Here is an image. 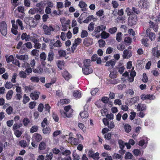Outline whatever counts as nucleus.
I'll use <instances>...</instances> for the list:
<instances>
[{
  "label": "nucleus",
  "mask_w": 160,
  "mask_h": 160,
  "mask_svg": "<svg viewBox=\"0 0 160 160\" xmlns=\"http://www.w3.org/2000/svg\"><path fill=\"white\" fill-rule=\"evenodd\" d=\"M54 40L52 39L49 44L50 49H55L56 48H59L62 46V43L59 40H57L56 42H54Z\"/></svg>",
  "instance_id": "obj_1"
},
{
  "label": "nucleus",
  "mask_w": 160,
  "mask_h": 160,
  "mask_svg": "<svg viewBox=\"0 0 160 160\" xmlns=\"http://www.w3.org/2000/svg\"><path fill=\"white\" fill-rule=\"evenodd\" d=\"M24 22L32 28H35L37 25V23L35 22L34 18L31 17H27L24 18Z\"/></svg>",
  "instance_id": "obj_2"
},
{
  "label": "nucleus",
  "mask_w": 160,
  "mask_h": 160,
  "mask_svg": "<svg viewBox=\"0 0 160 160\" xmlns=\"http://www.w3.org/2000/svg\"><path fill=\"white\" fill-rule=\"evenodd\" d=\"M0 31L2 34L5 36L7 34V25L6 22L2 21L0 22Z\"/></svg>",
  "instance_id": "obj_3"
},
{
  "label": "nucleus",
  "mask_w": 160,
  "mask_h": 160,
  "mask_svg": "<svg viewBox=\"0 0 160 160\" xmlns=\"http://www.w3.org/2000/svg\"><path fill=\"white\" fill-rule=\"evenodd\" d=\"M42 28L43 29L44 34L48 35H50L51 34V32L54 30V29L52 26L48 27L46 25L43 26Z\"/></svg>",
  "instance_id": "obj_4"
},
{
  "label": "nucleus",
  "mask_w": 160,
  "mask_h": 160,
  "mask_svg": "<svg viewBox=\"0 0 160 160\" xmlns=\"http://www.w3.org/2000/svg\"><path fill=\"white\" fill-rule=\"evenodd\" d=\"M64 109L65 112H64V113L66 116L68 118L71 117L72 112V109L71 108V106L68 105L65 107L64 108Z\"/></svg>",
  "instance_id": "obj_5"
},
{
  "label": "nucleus",
  "mask_w": 160,
  "mask_h": 160,
  "mask_svg": "<svg viewBox=\"0 0 160 160\" xmlns=\"http://www.w3.org/2000/svg\"><path fill=\"white\" fill-rule=\"evenodd\" d=\"M138 6L141 8H148L149 6V3L147 0H141L139 2Z\"/></svg>",
  "instance_id": "obj_6"
},
{
  "label": "nucleus",
  "mask_w": 160,
  "mask_h": 160,
  "mask_svg": "<svg viewBox=\"0 0 160 160\" xmlns=\"http://www.w3.org/2000/svg\"><path fill=\"white\" fill-rule=\"evenodd\" d=\"M149 27L152 28L155 32H157L158 29V24L156 22H153L150 21L149 22Z\"/></svg>",
  "instance_id": "obj_7"
},
{
  "label": "nucleus",
  "mask_w": 160,
  "mask_h": 160,
  "mask_svg": "<svg viewBox=\"0 0 160 160\" xmlns=\"http://www.w3.org/2000/svg\"><path fill=\"white\" fill-rule=\"evenodd\" d=\"M40 92L39 91H35L31 93L30 95V98L34 100H37L39 97Z\"/></svg>",
  "instance_id": "obj_8"
},
{
  "label": "nucleus",
  "mask_w": 160,
  "mask_h": 160,
  "mask_svg": "<svg viewBox=\"0 0 160 160\" xmlns=\"http://www.w3.org/2000/svg\"><path fill=\"white\" fill-rule=\"evenodd\" d=\"M137 21V19L136 17H130L128 19V24L129 25L132 26L136 24Z\"/></svg>",
  "instance_id": "obj_9"
},
{
  "label": "nucleus",
  "mask_w": 160,
  "mask_h": 160,
  "mask_svg": "<svg viewBox=\"0 0 160 160\" xmlns=\"http://www.w3.org/2000/svg\"><path fill=\"white\" fill-rule=\"evenodd\" d=\"M106 27L103 25H101L100 26H98L95 28L94 32L96 34L99 33L101 31H103L106 29Z\"/></svg>",
  "instance_id": "obj_10"
},
{
  "label": "nucleus",
  "mask_w": 160,
  "mask_h": 160,
  "mask_svg": "<svg viewBox=\"0 0 160 160\" xmlns=\"http://www.w3.org/2000/svg\"><path fill=\"white\" fill-rule=\"evenodd\" d=\"M132 55V52L131 51L128 50L127 49L124 50L123 51L122 57L123 58H130Z\"/></svg>",
  "instance_id": "obj_11"
},
{
  "label": "nucleus",
  "mask_w": 160,
  "mask_h": 160,
  "mask_svg": "<svg viewBox=\"0 0 160 160\" xmlns=\"http://www.w3.org/2000/svg\"><path fill=\"white\" fill-rule=\"evenodd\" d=\"M32 139L36 142H39L42 140V137L38 133H35L32 136Z\"/></svg>",
  "instance_id": "obj_12"
},
{
  "label": "nucleus",
  "mask_w": 160,
  "mask_h": 160,
  "mask_svg": "<svg viewBox=\"0 0 160 160\" xmlns=\"http://www.w3.org/2000/svg\"><path fill=\"white\" fill-rule=\"evenodd\" d=\"M148 138H147L146 139L141 140L138 142V145L141 147H143V148H145L147 147Z\"/></svg>",
  "instance_id": "obj_13"
},
{
  "label": "nucleus",
  "mask_w": 160,
  "mask_h": 160,
  "mask_svg": "<svg viewBox=\"0 0 160 160\" xmlns=\"http://www.w3.org/2000/svg\"><path fill=\"white\" fill-rule=\"evenodd\" d=\"M16 57L18 59L23 60V62L25 61H27L28 59V55L26 54L21 55L17 54Z\"/></svg>",
  "instance_id": "obj_14"
},
{
  "label": "nucleus",
  "mask_w": 160,
  "mask_h": 160,
  "mask_svg": "<svg viewBox=\"0 0 160 160\" xmlns=\"http://www.w3.org/2000/svg\"><path fill=\"white\" fill-rule=\"evenodd\" d=\"M26 47L28 49H31L32 48V45L31 42H27L23 44L21 47V48L23 50H26Z\"/></svg>",
  "instance_id": "obj_15"
},
{
  "label": "nucleus",
  "mask_w": 160,
  "mask_h": 160,
  "mask_svg": "<svg viewBox=\"0 0 160 160\" xmlns=\"http://www.w3.org/2000/svg\"><path fill=\"white\" fill-rule=\"evenodd\" d=\"M92 42V39L90 38H86L84 40L83 43L86 46H88L91 45Z\"/></svg>",
  "instance_id": "obj_16"
},
{
  "label": "nucleus",
  "mask_w": 160,
  "mask_h": 160,
  "mask_svg": "<svg viewBox=\"0 0 160 160\" xmlns=\"http://www.w3.org/2000/svg\"><path fill=\"white\" fill-rule=\"evenodd\" d=\"M152 53L154 57L158 58L160 56V51L158 50V48L155 47L152 49Z\"/></svg>",
  "instance_id": "obj_17"
},
{
  "label": "nucleus",
  "mask_w": 160,
  "mask_h": 160,
  "mask_svg": "<svg viewBox=\"0 0 160 160\" xmlns=\"http://www.w3.org/2000/svg\"><path fill=\"white\" fill-rule=\"evenodd\" d=\"M83 73L86 75H88L92 72V70L91 68L85 67L82 68Z\"/></svg>",
  "instance_id": "obj_18"
},
{
  "label": "nucleus",
  "mask_w": 160,
  "mask_h": 160,
  "mask_svg": "<svg viewBox=\"0 0 160 160\" xmlns=\"http://www.w3.org/2000/svg\"><path fill=\"white\" fill-rule=\"evenodd\" d=\"M141 98L142 99H149L150 100H153L155 98V97L152 95L147 94L146 95H142L141 96Z\"/></svg>",
  "instance_id": "obj_19"
},
{
  "label": "nucleus",
  "mask_w": 160,
  "mask_h": 160,
  "mask_svg": "<svg viewBox=\"0 0 160 160\" xmlns=\"http://www.w3.org/2000/svg\"><path fill=\"white\" fill-rule=\"evenodd\" d=\"M63 77L66 80H68L71 77V75L67 71H64L62 73Z\"/></svg>",
  "instance_id": "obj_20"
},
{
  "label": "nucleus",
  "mask_w": 160,
  "mask_h": 160,
  "mask_svg": "<svg viewBox=\"0 0 160 160\" xmlns=\"http://www.w3.org/2000/svg\"><path fill=\"white\" fill-rule=\"evenodd\" d=\"M46 58L47 55L44 52H43L40 54V58L42 60V63L43 65H44L45 64V62L44 61L46 59Z\"/></svg>",
  "instance_id": "obj_21"
},
{
  "label": "nucleus",
  "mask_w": 160,
  "mask_h": 160,
  "mask_svg": "<svg viewBox=\"0 0 160 160\" xmlns=\"http://www.w3.org/2000/svg\"><path fill=\"white\" fill-rule=\"evenodd\" d=\"M147 107L145 104H142L141 103L138 104L137 108L139 110L142 111L146 110Z\"/></svg>",
  "instance_id": "obj_22"
},
{
  "label": "nucleus",
  "mask_w": 160,
  "mask_h": 160,
  "mask_svg": "<svg viewBox=\"0 0 160 160\" xmlns=\"http://www.w3.org/2000/svg\"><path fill=\"white\" fill-rule=\"evenodd\" d=\"M54 53L52 50H50L48 53L47 59L48 61L51 62L53 59Z\"/></svg>",
  "instance_id": "obj_23"
},
{
  "label": "nucleus",
  "mask_w": 160,
  "mask_h": 160,
  "mask_svg": "<svg viewBox=\"0 0 160 160\" xmlns=\"http://www.w3.org/2000/svg\"><path fill=\"white\" fill-rule=\"evenodd\" d=\"M116 62V61L114 59L110 60L106 62L105 66L108 67L111 66L113 67L114 66Z\"/></svg>",
  "instance_id": "obj_24"
},
{
  "label": "nucleus",
  "mask_w": 160,
  "mask_h": 160,
  "mask_svg": "<svg viewBox=\"0 0 160 160\" xmlns=\"http://www.w3.org/2000/svg\"><path fill=\"white\" fill-rule=\"evenodd\" d=\"M79 115L82 118H86L88 116V113L87 111L81 112Z\"/></svg>",
  "instance_id": "obj_25"
},
{
  "label": "nucleus",
  "mask_w": 160,
  "mask_h": 160,
  "mask_svg": "<svg viewBox=\"0 0 160 160\" xmlns=\"http://www.w3.org/2000/svg\"><path fill=\"white\" fill-rule=\"evenodd\" d=\"M46 148V143L43 141L41 142L39 145V149L42 150L45 149Z\"/></svg>",
  "instance_id": "obj_26"
},
{
  "label": "nucleus",
  "mask_w": 160,
  "mask_h": 160,
  "mask_svg": "<svg viewBox=\"0 0 160 160\" xmlns=\"http://www.w3.org/2000/svg\"><path fill=\"white\" fill-rule=\"evenodd\" d=\"M13 92L12 90H9L6 95V98L7 100L10 99L12 97Z\"/></svg>",
  "instance_id": "obj_27"
},
{
  "label": "nucleus",
  "mask_w": 160,
  "mask_h": 160,
  "mask_svg": "<svg viewBox=\"0 0 160 160\" xmlns=\"http://www.w3.org/2000/svg\"><path fill=\"white\" fill-rule=\"evenodd\" d=\"M101 33V36L102 38L106 39L109 36V33L106 32L104 31Z\"/></svg>",
  "instance_id": "obj_28"
},
{
  "label": "nucleus",
  "mask_w": 160,
  "mask_h": 160,
  "mask_svg": "<svg viewBox=\"0 0 160 160\" xmlns=\"http://www.w3.org/2000/svg\"><path fill=\"white\" fill-rule=\"evenodd\" d=\"M72 155L73 160H79L80 158L79 156L77 153L75 151L73 152Z\"/></svg>",
  "instance_id": "obj_29"
},
{
  "label": "nucleus",
  "mask_w": 160,
  "mask_h": 160,
  "mask_svg": "<svg viewBox=\"0 0 160 160\" xmlns=\"http://www.w3.org/2000/svg\"><path fill=\"white\" fill-rule=\"evenodd\" d=\"M24 126H27L30 122V120L27 118H24L22 120Z\"/></svg>",
  "instance_id": "obj_30"
},
{
  "label": "nucleus",
  "mask_w": 160,
  "mask_h": 160,
  "mask_svg": "<svg viewBox=\"0 0 160 160\" xmlns=\"http://www.w3.org/2000/svg\"><path fill=\"white\" fill-rule=\"evenodd\" d=\"M133 157L132 155L129 152H127L126 153L125 158L126 159H132Z\"/></svg>",
  "instance_id": "obj_31"
},
{
  "label": "nucleus",
  "mask_w": 160,
  "mask_h": 160,
  "mask_svg": "<svg viewBox=\"0 0 160 160\" xmlns=\"http://www.w3.org/2000/svg\"><path fill=\"white\" fill-rule=\"evenodd\" d=\"M33 89V86H25L24 87V89L25 92H30L31 90H32Z\"/></svg>",
  "instance_id": "obj_32"
},
{
  "label": "nucleus",
  "mask_w": 160,
  "mask_h": 160,
  "mask_svg": "<svg viewBox=\"0 0 160 160\" xmlns=\"http://www.w3.org/2000/svg\"><path fill=\"white\" fill-rule=\"evenodd\" d=\"M38 127L36 125L32 126L30 129V132L31 133H33L38 131Z\"/></svg>",
  "instance_id": "obj_33"
},
{
  "label": "nucleus",
  "mask_w": 160,
  "mask_h": 160,
  "mask_svg": "<svg viewBox=\"0 0 160 160\" xmlns=\"http://www.w3.org/2000/svg\"><path fill=\"white\" fill-rule=\"evenodd\" d=\"M124 129L125 131L127 132L128 133L130 132L131 130V127L130 125L127 124L124 125Z\"/></svg>",
  "instance_id": "obj_34"
},
{
  "label": "nucleus",
  "mask_w": 160,
  "mask_h": 160,
  "mask_svg": "<svg viewBox=\"0 0 160 160\" xmlns=\"http://www.w3.org/2000/svg\"><path fill=\"white\" fill-rule=\"evenodd\" d=\"M30 100L29 97L24 94L23 96V102L24 104H26Z\"/></svg>",
  "instance_id": "obj_35"
},
{
  "label": "nucleus",
  "mask_w": 160,
  "mask_h": 160,
  "mask_svg": "<svg viewBox=\"0 0 160 160\" xmlns=\"http://www.w3.org/2000/svg\"><path fill=\"white\" fill-rule=\"evenodd\" d=\"M64 64V62L63 61H59L58 63V66L59 68L62 69L63 68Z\"/></svg>",
  "instance_id": "obj_36"
},
{
  "label": "nucleus",
  "mask_w": 160,
  "mask_h": 160,
  "mask_svg": "<svg viewBox=\"0 0 160 160\" xmlns=\"http://www.w3.org/2000/svg\"><path fill=\"white\" fill-rule=\"evenodd\" d=\"M148 41V39L147 38H143L141 40L142 44L145 47H148V44L147 42Z\"/></svg>",
  "instance_id": "obj_37"
},
{
  "label": "nucleus",
  "mask_w": 160,
  "mask_h": 160,
  "mask_svg": "<svg viewBox=\"0 0 160 160\" xmlns=\"http://www.w3.org/2000/svg\"><path fill=\"white\" fill-rule=\"evenodd\" d=\"M88 35L87 31L86 30H82L81 33V37L82 38H84L87 37Z\"/></svg>",
  "instance_id": "obj_38"
},
{
  "label": "nucleus",
  "mask_w": 160,
  "mask_h": 160,
  "mask_svg": "<svg viewBox=\"0 0 160 160\" xmlns=\"http://www.w3.org/2000/svg\"><path fill=\"white\" fill-rule=\"evenodd\" d=\"M73 95L76 98H79L81 96V93L78 91H76L73 92Z\"/></svg>",
  "instance_id": "obj_39"
},
{
  "label": "nucleus",
  "mask_w": 160,
  "mask_h": 160,
  "mask_svg": "<svg viewBox=\"0 0 160 160\" xmlns=\"http://www.w3.org/2000/svg\"><path fill=\"white\" fill-rule=\"evenodd\" d=\"M117 30V28L116 27H112L110 28L108 30V32L111 34L115 33Z\"/></svg>",
  "instance_id": "obj_40"
},
{
  "label": "nucleus",
  "mask_w": 160,
  "mask_h": 160,
  "mask_svg": "<svg viewBox=\"0 0 160 160\" xmlns=\"http://www.w3.org/2000/svg\"><path fill=\"white\" fill-rule=\"evenodd\" d=\"M18 75L20 77L23 78H25L27 77L26 74L23 71H20Z\"/></svg>",
  "instance_id": "obj_41"
},
{
  "label": "nucleus",
  "mask_w": 160,
  "mask_h": 160,
  "mask_svg": "<svg viewBox=\"0 0 160 160\" xmlns=\"http://www.w3.org/2000/svg\"><path fill=\"white\" fill-rule=\"evenodd\" d=\"M30 80L32 82H38L40 80L39 78L37 77H31Z\"/></svg>",
  "instance_id": "obj_42"
},
{
  "label": "nucleus",
  "mask_w": 160,
  "mask_h": 160,
  "mask_svg": "<svg viewBox=\"0 0 160 160\" xmlns=\"http://www.w3.org/2000/svg\"><path fill=\"white\" fill-rule=\"evenodd\" d=\"M19 144L22 147L24 148L27 146V143L26 141L24 140H22L19 141Z\"/></svg>",
  "instance_id": "obj_43"
},
{
  "label": "nucleus",
  "mask_w": 160,
  "mask_h": 160,
  "mask_svg": "<svg viewBox=\"0 0 160 160\" xmlns=\"http://www.w3.org/2000/svg\"><path fill=\"white\" fill-rule=\"evenodd\" d=\"M98 42L99 43V46L101 48L103 47L105 45V42L102 39L99 40Z\"/></svg>",
  "instance_id": "obj_44"
},
{
  "label": "nucleus",
  "mask_w": 160,
  "mask_h": 160,
  "mask_svg": "<svg viewBox=\"0 0 160 160\" xmlns=\"http://www.w3.org/2000/svg\"><path fill=\"white\" fill-rule=\"evenodd\" d=\"M122 34L121 32H118L117 34L116 40L118 42H120L121 40Z\"/></svg>",
  "instance_id": "obj_45"
},
{
  "label": "nucleus",
  "mask_w": 160,
  "mask_h": 160,
  "mask_svg": "<svg viewBox=\"0 0 160 160\" xmlns=\"http://www.w3.org/2000/svg\"><path fill=\"white\" fill-rule=\"evenodd\" d=\"M13 57L12 55H10L8 58L6 57V60L8 63H9L10 62H13Z\"/></svg>",
  "instance_id": "obj_46"
},
{
  "label": "nucleus",
  "mask_w": 160,
  "mask_h": 160,
  "mask_svg": "<svg viewBox=\"0 0 160 160\" xmlns=\"http://www.w3.org/2000/svg\"><path fill=\"white\" fill-rule=\"evenodd\" d=\"M51 131L50 128L48 127L44 128L42 129L43 132L44 134H48L50 133Z\"/></svg>",
  "instance_id": "obj_47"
},
{
  "label": "nucleus",
  "mask_w": 160,
  "mask_h": 160,
  "mask_svg": "<svg viewBox=\"0 0 160 160\" xmlns=\"http://www.w3.org/2000/svg\"><path fill=\"white\" fill-rule=\"evenodd\" d=\"M99 153L98 152L95 153H94L91 157L94 160H98L99 158Z\"/></svg>",
  "instance_id": "obj_48"
},
{
  "label": "nucleus",
  "mask_w": 160,
  "mask_h": 160,
  "mask_svg": "<svg viewBox=\"0 0 160 160\" xmlns=\"http://www.w3.org/2000/svg\"><path fill=\"white\" fill-rule=\"evenodd\" d=\"M58 53L61 57H65L66 55L65 51L63 50H59L58 51Z\"/></svg>",
  "instance_id": "obj_49"
},
{
  "label": "nucleus",
  "mask_w": 160,
  "mask_h": 160,
  "mask_svg": "<svg viewBox=\"0 0 160 160\" xmlns=\"http://www.w3.org/2000/svg\"><path fill=\"white\" fill-rule=\"evenodd\" d=\"M119 147L121 149H123L124 147L125 143L122 140H119L118 141Z\"/></svg>",
  "instance_id": "obj_50"
},
{
  "label": "nucleus",
  "mask_w": 160,
  "mask_h": 160,
  "mask_svg": "<svg viewBox=\"0 0 160 160\" xmlns=\"http://www.w3.org/2000/svg\"><path fill=\"white\" fill-rule=\"evenodd\" d=\"M16 22L17 23L18 25L20 26L21 28V30H23L24 29V27L22 25V23L21 20L20 19H18Z\"/></svg>",
  "instance_id": "obj_51"
},
{
  "label": "nucleus",
  "mask_w": 160,
  "mask_h": 160,
  "mask_svg": "<svg viewBox=\"0 0 160 160\" xmlns=\"http://www.w3.org/2000/svg\"><path fill=\"white\" fill-rule=\"evenodd\" d=\"M12 83L10 82H7L5 84V87L7 89H10L12 87Z\"/></svg>",
  "instance_id": "obj_52"
},
{
  "label": "nucleus",
  "mask_w": 160,
  "mask_h": 160,
  "mask_svg": "<svg viewBox=\"0 0 160 160\" xmlns=\"http://www.w3.org/2000/svg\"><path fill=\"white\" fill-rule=\"evenodd\" d=\"M151 41H154L155 39V35L154 33L151 32L148 35Z\"/></svg>",
  "instance_id": "obj_53"
},
{
  "label": "nucleus",
  "mask_w": 160,
  "mask_h": 160,
  "mask_svg": "<svg viewBox=\"0 0 160 160\" xmlns=\"http://www.w3.org/2000/svg\"><path fill=\"white\" fill-rule=\"evenodd\" d=\"M78 5L81 8H86L87 6V4L83 1L79 2Z\"/></svg>",
  "instance_id": "obj_54"
},
{
  "label": "nucleus",
  "mask_w": 160,
  "mask_h": 160,
  "mask_svg": "<svg viewBox=\"0 0 160 160\" xmlns=\"http://www.w3.org/2000/svg\"><path fill=\"white\" fill-rule=\"evenodd\" d=\"M22 133L18 130H15L14 134L17 138H19L21 136Z\"/></svg>",
  "instance_id": "obj_55"
},
{
  "label": "nucleus",
  "mask_w": 160,
  "mask_h": 160,
  "mask_svg": "<svg viewBox=\"0 0 160 160\" xmlns=\"http://www.w3.org/2000/svg\"><path fill=\"white\" fill-rule=\"evenodd\" d=\"M46 160H51L53 157V154L52 152H50L46 155Z\"/></svg>",
  "instance_id": "obj_56"
},
{
  "label": "nucleus",
  "mask_w": 160,
  "mask_h": 160,
  "mask_svg": "<svg viewBox=\"0 0 160 160\" xmlns=\"http://www.w3.org/2000/svg\"><path fill=\"white\" fill-rule=\"evenodd\" d=\"M13 111V108L11 106H9L8 108L6 110V112L8 114H11L12 112Z\"/></svg>",
  "instance_id": "obj_57"
},
{
  "label": "nucleus",
  "mask_w": 160,
  "mask_h": 160,
  "mask_svg": "<svg viewBox=\"0 0 160 160\" xmlns=\"http://www.w3.org/2000/svg\"><path fill=\"white\" fill-rule=\"evenodd\" d=\"M139 100L138 97H135L131 99V101L133 103H136Z\"/></svg>",
  "instance_id": "obj_58"
},
{
  "label": "nucleus",
  "mask_w": 160,
  "mask_h": 160,
  "mask_svg": "<svg viewBox=\"0 0 160 160\" xmlns=\"http://www.w3.org/2000/svg\"><path fill=\"white\" fill-rule=\"evenodd\" d=\"M117 48L118 50L122 51L125 48V46L122 44H120L118 45Z\"/></svg>",
  "instance_id": "obj_59"
},
{
  "label": "nucleus",
  "mask_w": 160,
  "mask_h": 160,
  "mask_svg": "<svg viewBox=\"0 0 160 160\" xmlns=\"http://www.w3.org/2000/svg\"><path fill=\"white\" fill-rule=\"evenodd\" d=\"M39 51L37 49H33L32 51V54L33 56H38L39 55L38 53Z\"/></svg>",
  "instance_id": "obj_60"
},
{
  "label": "nucleus",
  "mask_w": 160,
  "mask_h": 160,
  "mask_svg": "<svg viewBox=\"0 0 160 160\" xmlns=\"http://www.w3.org/2000/svg\"><path fill=\"white\" fill-rule=\"evenodd\" d=\"M94 28V25L93 23V22H91L88 27V29L89 31L92 32Z\"/></svg>",
  "instance_id": "obj_61"
},
{
  "label": "nucleus",
  "mask_w": 160,
  "mask_h": 160,
  "mask_svg": "<svg viewBox=\"0 0 160 160\" xmlns=\"http://www.w3.org/2000/svg\"><path fill=\"white\" fill-rule=\"evenodd\" d=\"M36 102H32L29 104V107L31 109H33L35 106Z\"/></svg>",
  "instance_id": "obj_62"
},
{
  "label": "nucleus",
  "mask_w": 160,
  "mask_h": 160,
  "mask_svg": "<svg viewBox=\"0 0 160 160\" xmlns=\"http://www.w3.org/2000/svg\"><path fill=\"white\" fill-rule=\"evenodd\" d=\"M90 59H86L84 61L83 63L84 66L86 67H88L90 66Z\"/></svg>",
  "instance_id": "obj_63"
},
{
  "label": "nucleus",
  "mask_w": 160,
  "mask_h": 160,
  "mask_svg": "<svg viewBox=\"0 0 160 160\" xmlns=\"http://www.w3.org/2000/svg\"><path fill=\"white\" fill-rule=\"evenodd\" d=\"M125 68L123 66L118 67L117 70L118 72L121 74H122L124 72Z\"/></svg>",
  "instance_id": "obj_64"
}]
</instances>
